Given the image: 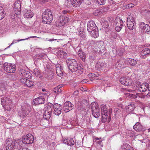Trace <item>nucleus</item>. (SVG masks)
<instances>
[{"mask_svg":"<svg viewBox=\"0 0 150 150\" xmlns=\"http://www.w3.org/2000/svg\"><path fill=\"white\" fill-rule=\"evenodd\" d=\"M35 83L32 81L28 80L26 81V85L28 87H33L35 86Z\"/></svg>","mask_w":150,"mask_h":150,"instance_id":"obj_34","label":"nucleus"},{"mask_svg":"<svg viewBox=\"0 0 150 150\" xmlns=\"http://www.w3.org/2000/svg\"><path fill=\"white\" fill-rule=\"evenodd\" d=\"M63 107L61 105L55 103L53 105V113L57 116L59 115L62 113Z\"/></svg>","mask_w":150,"mask_h":150,"instance_id":"obj_8","label":"nucleus"},{"mask_svg":"<svg viewBox=\"0 0 150 150\" xmlns=\"http://www.w3.org/2000/svg\"><path fill=\"white\" fill-rule=\"evenodd\" d=\"M69 18L67 17L64 16V18H63L62 19V23H67L68 21H69Z\"/></svg>","mask_w":150,"mask_h":150,"instance_id":"obj_48","label":"nucleus"},{"mask_svg":"<svg viewBox=\"0 0 150 150\" xmlns=\"http://www.w3.org/2000/svg\"><path fill=\"white\" fill-rule=\"evenodd\" d=\"M45 99L44 97L40 96L34 99L33 101L34 105H37L41 104H43L45 103Z\"/></svg>","mask_w":150,"mask_h":150,"instance_id":"obj_16","label":"nucleus"},{"mask_svg":"<svg viewBox=\"0 0 150 150\" xmlns=\"http://www.w3.org/2000/svg\"><path fill=\"white\" fill-rule=\"evenodd\" d=\"M99 74L97 73H89L88 75V76L90 78L91 80L92 81L91 79H93L94 77L98 76Z\"/></svg>","mask_w":150,"mask_h":150,"instance_id":"obj_35","label":"nucleus"},{"mask_svg":"<svg viewBox=\"0 0 150 150\" xmlns=\"http://www.w3.org/2000/svg\"><path fill=\"white\" fill-rule=\"evenodd\" d=\"M135 108V105L134 104H131L128 105L126 108L129 111V112H132L133 111Z\"/></svg>","mask_w":150,"mask_h":150,"instance_id":"obj_40","label":"nucleus"},{"mask_svg":"<svg viewBox=\"0 0 150 150\" xmlns=\"http://www.w3.org/2000/svg\"><path fill=\"white\" fill-rule=\"evenodd\" d=\"M111 110H110L109 112L107 113H101L102 122L105 123L107 120L108 122H109L111 120Z\"/></svg>","mask_w":150,"mask_h":150,"instance_id":"obj_12","label":"nucleus"},{"mask_svg":"<svg viewBox=\"0 0 150 150\" xmlns=\"http://www.w3.org/2000/svg\"><path fill=\"white\" fill-rule=\"evenodd\" d=\"M88 82V80L87 79H84L82 80L81 81V83H85Z\"/></svg>","mask_w":150,"mask_h":150,"instance_id":"obj_63","label":"nucleus"},{"mask_svg":"<svg viewBox=\"0 0 150 150\" xmlns=\"http://www.w3.org/2000/svg\"><path fill=\"white\" fill-rule=\"evenodd\" d=\"M41 59L40 57V53L35 56L34 60L35 61H38V60Z\"/></svg>","mask_w":150,"mask_h":150,"instance_id":"obj_52","label":"nucleus"},{"mask_svg":"<svg viewBox=\"0 0 150 150\" xmlns=\"http://www.w3.org/2000/svg\"><path fill=\"white\" fill-rule=\"evenodd\" d=\"M45 77L48 79H51L53 78L52 71L47 73H44Z\"/></svg>","mask_w":150,"mask_h":150,"instance_id":"obj_31","label":"nucleus"},{"mask_svg":"<svg viewBox=\"0 0 150 150\" xmlns=\"http://www.w3.org/2000/svg\"><path fill=\"white\" fill-rule=\"evenodd\" d=\"M96 1L100 5L104 4L105 3V0H96Z\"/></svg>","mask_w":150,"mask_h":150,"instance_id":"obj_50","label":"nucleus"},{"mask_svg":"<svg viewBox=\"0 0 150 150\" xmlns=\"http://www.w3.org/2000/svg\"><path fill=\"white\" fill-rule=\"evenodd\" d=\"M53 18L52 13L50 10H45L42 16V21L45 23L49 24L51 23Z\"/></svg>","mask_w":150,"mask_h":150,"instance_id":"obj_2","label":"nucleus"},{"mask_svg":"<svg viewBox=\"0 0 150 150\" xmlns=\"http://www.w3.org/2000/svg\"><path fill=\"white\" fill-rule=\"evenodd\" d=\"M53 105L52 103H49L47 105L46 108L44 109L52 112Z\"/></svg>","mask_w":150,"mask_h":150,"instance_id":"obj_29","label":"nucleus"},{"mask_svg":"<svg viewBox=\"0 0 150 150\" xmlns=\"http://www.w3.org/2000/svg\"><path fill=\"white\" fill-rule=\"evenodd\" d=\"M87 30L92 37L96 38L99 36L98 28L93 21H90L88 22Z\"/></svg>","mask_w":150,"mask_h":150,"instance_id":"obj_1","label":"nucleus"},{"mask_svg":"<svg viewBox=\"0 0 150 150\" xmlns=\"http://www.w3.org/2000/svg\"><path fill=\"white\" fill-rule=\"evenodd\" d=\"M148 84L145 83L140 84L139 87V90L141 92H145L148 90Z\"/></svg>","mask_w":150,"mask_h":150,"instance_id":"obj_17","label":"nucleus"},{"mask_svg":"<svg viewBox=\"0 0 150 150\" xmlns=\"http://www.w3.org/2000/svg\"><path fill=\"white\" fill-rule=\"evenodd\" d=\"M36 37V36H33L30 37H28L27 38H26L25 39H19V40H13V41L12 42L11 44V45H12L14 44L15 43H16L17 42H19L20 41H23L25 40H27L28 38H35Z\"/></svg>","mask_w":150,"mask_h":150,"instance_id":"obj_39","label":"nucleus"},{"mask_svg":"<svg viewBox=\"0 0 150 150\" xmlns=\"http://www.w3.org/2000/svg\"><path fill=\"white\" fill-rule=\"evenodd\" d=\"M34 136L31 134H28L23 137L22 141L25 144H31L34 142Z\"/></svg>","mask_w":150,"mask_h":150,"instance_id":"obj_9","label":"nucleus"},{"mask_svg":"<svg viewBox=\"0 0 150 150\" xmlns=\"http://www.w3.org/2000/svg\"><path fill=\"white\" fill-rule=\"evenodd\" d=\"M78 54L79 56L81 59V60L84 61L86 57V54L85 53L83 52L82 50L80 48L78 52Z\"/></svg>","mask_w":150,"mask_h":150,"instance_id":"obj_23","label":"nucleus"},{"mask_svg":"<svg viewBox=\"0 0 150 150\" xmlns=\"http://www.w3.org/2000/svg\"><path fill=\"white\" fill-rule=\"evenodd\" d=\"M71 4L75 7H79L82 2L83 0H71Z\"/></svg>","mask_w":150,"mask_h":150,"instance_id":"obj_21","label":"nucleus"},{"mask_svg":"<svg viewBox=\"0 0 150 150\" xmlns=\"http://www.w3.org/2000/svg\"><path fill=\"white\" fill-rule=\"evenodd\" d=\"M141 54L142 57H146L150 55V49L148 47L144 48L142 51Z\"/></svg>","mask_w":150,"mask_h":150,"instance_id":"obj_20","label":"nucleus"},{"mask_svg":"<svg viewBox=\"0 0 150 150\" xmlns=\"http://www.w3.org/2000/svg\"><path fill=\"white\" fill-rule=\"evenodd\" d=\"M111 37L114 39H116L117 37V34H116V33L114 32L112 33L111 34Z\"/></svg>","mask_w":150,"mask_h":150,"instance_id":"obj_57","label":"nucleus"},{"mask_svg":"<svg viewBox=\"0 0 150 150\" xmlns=\"http://www.w3.org/2000/svg\"><path fill=\"white\" fill-rule=\"evenodd\" d=\"M67 64L68 69L72 72L76 71L79 67L77 62L74 59H68L67 61Z\"/></svg>","mask_w":150,"mask_h":150,"instance_id":"obj_3","label":"nucleus"},{"mask_svg":"<svg viewBox=\"0 0 150 150\" xmlns=\"http://www.w3.org/2000/svg\"><path fill=\"white\" fill-rule=\"evenodd\" d=\"M7 144L8 145L6 146V150H14V149H17L18 147V143L11 139L8 141Z\"/></svg>","mask_w":150,"mask_h":150,"instance_id":"obj_10","label":"nucleus"},{"mask_svg":"<svg viewBox=\"0 0 150 150\" xmlns=\"http://www.w3.org/2000/svg\"><path fill=\"white\" fill-rule=\"evenodd\" d=\"M0 89L2 92V93H5L6 92V89L4 85L2 83H0Z\"/></svg>","mask_w":150,"mask_h":150,"instance_id":"obj_45","label":"nucleus"},{"mask_svg":"<svg viewBox=\"0 0 150 150\" xmlns=\"http://www.w3.org/2000/svg\"><path fill=\"white\" fill-rule=\"evenodd\" d=\"M44 112L43 113V117L46 120H48L51 117L52 112L44 109Z\"/></svg>","mask_w":150,"mask_h":150,"instance_id":"obj_22","label":"nucleus"},{"mask_svg":"<svg viewBox=\"0 0 150 150\" xmlns=\"http://www.w3.org/2000/svg\"><path fill=\"white\" fill-rule=\"evenodd\" d=\"M19 85V83L18 82H15L13 83V86L14 88H16Z\"/></svg>","mask_w":150,"mask_h":150,"instance_id":"obj_59","label":"nucleus"},{"mask_svg":"<svg viewBox=\"0 0 150 150\" xmlns=\"http://www.w3.org/2000/svg\"><path fill=\"white\" fill-rule=\"evenodd\" d=\"M74 105L73 104L69 101H66L63 107V109L65 112H68L73 109Z\"/></svg>","mask_w":150,"mask_h":150,"instance_id":"obj_13","label":"nucleus"},{"mask_svg":"<svg viewBox=\"0 0 150 150\" xmlns=\"http://www.w3.org/2000/svg\"><path fill=\"white\" fill-rule=\"evenodd\" d=\"M123 22L119 18H116L115 21V29L116 31L119 32L122 28Z\"/></svg>","mask_w":150,"mask_h":150,"instance_id":"obj_11","label":"nucleus"},{"mask_svg":"<svg viewBox=\"0 0 150 150\" xmlns=\"http://www.w3.org/2000/svg\"><path fill=\"white\" fill-rule=\"evenodd\" d=\"M133 129L137 132H144L145 130L144 127L141 123L139 122H137L133 126Z\"/></svg>","mask_w":150,"mask_h":150,"instance_id":"obj_15","label":"nucleus"},{"mask_svg":"<svg viewBox=\"0 0 150 150\" xmlns=\"http://www.w3.org/2000/svg\"><path fill=\"white\" fill-rule=\"evenodd\" d=\"M71 1L70 2L69 0H67V1L65 2V5L67 7H69L71 5Z\"/></svg>","mask_w":150,"mask_h":150,"instance_id":"obj_58","label":"nucleus"},{"mask_svg":"<svg viewBox=\"0 0 150 150\" xmlns=\"http://www.w3.org/2000/svg\"><path fill=\"white\" fill-rule=\"evenodd\" d=\"M58 54L61 57L65 58L67 56V53L63 50H59L58 52Z\"/></svg>","mask_w":150,"mask_h":150,"instance_id":"obj_32","label":"nucleus"},{"mask_svg":"<svg viewBox=\"0 0 150 150\" xmlns=\"http://www.w3.org/2000/svg\"><path fill=\"white\" fill-rule=\"evenodd\" d=\"M145 31L149 32L150 31V27L149 25L146 24L145 25V28L144 30Z\"/></svg>","mask_w":150,"mask_h":150,"instance_id":"obj_51","label":"nucleus"},{"mask_svg":"<svg viewBox=\"0 0 150 150\" xmlns=\"http://www.w3.org/2000/svg\"><path fill=\"white\" fill-rule=\"evenodd\" d=\"M129 63L132 66H135L137 63V60L129 58L128 60Z\"/></svg>","mask_w":150,"mask_h":150,"instance_id":"obj_36","label":"nucleus"},{"mask_svg":"<svg viewBox=\"0 0 150 150\" xmlns=\"http://www.w3.org/2000/svg\"><path fill=\"white\" fill-rule=\"evenodd\" d=\"M79 36L82 38H84L86 36L84 32L82 31H79Z\"/></svg>","mask_w":150,"mask_h":150,"instance_id":"obj_47","label":"nucleus"},{"mask_svg":"<svg viewBox=\"0 0 150 150\" xmlns=\"http://www.w3.org/2000/svg\"><path fill=\"white\" fill-rule=\"evenodd\" d=\"M67 141V145L68 146L73 145L74 144V141L72 138L68 139Z\"/></svg>","mask_w":150,"mask_h":150,"instance_id":"obj_43","label":"nucleus"},{"mask_svg":"<svg viewBox=\"0 0 150 150\" xmlns=\"http://www.w3.org/2000/svg\"><path fill=\"white\" fill-rule=\"evenodd\" d=\"M24 16L25 18H31L34 15L33 13L30 10L25 9L24 10Z\"/></svg>","mask_w":150,"mask_h":150,"instance_id":"obj_18","label":"nucleus"},{"mask_svg":"<svg viewBox=\"0 0 150 150\" xmlns=\"http://www.w3.org/2000/svg\"><path fill=\"white\" fill-rule=\"evenodd\" d=\"M82 69L83 68L81 67V66L79 67L78 70L76 71V74L77 76H79L82 74L83 73Z\"/></svg>","mask_w":150,"mask_h":150,"instance_id":"obj_44","label":"nucleus"},{"mask_svg":"<svg viewBox=\"0 0 150 150\" xmlns=\"http://www.w3.org/2000/svg\"><path fill=\"white\" fill-rule=\"evenodd\" d=\"M27 115L28 113L27 112L25 109L23 108L20 112V116L23 118L27 116Z\"/></svg>","mask_w":150,"mask_h":150,"instance_id":"obj_28","label":"nucleus"},{"mask_svg":"<svg viewBox=\"0 0 150 150\" xmlns=\"http://www.w3.org/2000/svg\"><path fill=\"white\" fill-rule=\"evenodd\" d=\"M1 104L3 107L8 111H10L12 108V101L9 98L7 97H4L1 99Z\"/></svg>","mask_w":150,"mask_h":150,"instance_id":"obj_4","label":"nucleus"},{"mask_svg":"<svg viewBox=\"0 0 150 150\" xmlns=\"http://www.w3.org/2000/svg\"><path fill=\"white\" fill-rule=\"evenodd\" d=\"M136 94L137 95V98H144V96L142 94L137 93H136Z\"/></svg>","mask_w":150,"mask_h":150,"instance_id":"obj_53","label":"nucleus"},{"mask_svg":"<svg viewBox=\"0 0 150 150\" xmlns=\"http://www.w3.org/2000/svg\"><path fill=\"white\" fill-rule=\"evenodd\" d=\"M134 6V4L133 3H131L128 4L127 6V7L128 8H130L133 7Z\"/></svg>","mask_w":150,"mask_h":150,"instance_id":"obj_60","label":"nucleus"},{"mask_svg":"<svg viewBox=\"0 0 150 150\" xmlns=\"http://www.w3.org/2000/svg\"><path fill=\"white\" fill-rule=\"evenodd\" d=\"M5 13L4 11L3 8L0 6V20L2 19L5 16Z\"/></svg>","mask_w":150,"mask_h":150,"instance_id":"obj_33","label":"nucleus"},{"mask_svg":"<svg viewBox=\"0 0 150 150\" xmlns=\"http://www.w3.org/2000/svg\"><path fill=\"white\" fill-rule=\"evenodd\" d=\"M123 149H124L125 150H133V149L130 145L127 144H123L122 146Z\"/></svg>","mask_w":150,"mask_h":150,"instance_id":"obj_38","label":"nucleus"},{"mask_svg":"<svg viewBox=\"0 0 150 150\" xmlns=\"http://www.w3.org/2000/svg\"><path fill=\"white\" fill-rule=\"evenodd\" d=\"M14 11L15 13L17 15H19L21 13V9H19L18 8H13Z\"/></svg>","mask_w":150,"mask_h":150,"instance_id":"obj_49","label":"nucleus"},{"mask_svg":"<svg viewBox=\"0 0 150 150\" xmlns=\"http://www.w3.org/2000/svg\"><path fill=\"white\" fill-rule=\"evenodd\" d=\"M1 67L8 73H14L16 70L15 65L7 62H5L2 66H1Z\"/></svg>","mask_w":150,"mask_h":150,"instance_id":"obj_6","label":"nucleus"},{"mask_svg":"<svg viewBox=\"0 0 150 150\" xmlns=\"http://www.w3.org/2000/svg\"><path fill=\"white\" fill-rule=\"evenodd\" d=\"M76 108L80 111L84 110V105L80 102H78L76 105Z\"/></svg>","mask_w":150,"mask_h":150,"instance_id":"obj_25","label":"nucleus"},{"mask_svg":"<svg viewBox=\"0 0 150 150\" xmlns=\"http://www.w3.org/2000/svg\"><path fill=\"white\" fill-rule=\"evenodd\" d=\"M91 108L93 116L96 118H98L100 114V111L97 103H92L91 104Z\"/></svg>","mask_w":150,"mask_h":150,"instance_id":"obj_5","label":"nucleus"},{"mask_svg":"<svg viewBox=\"0 0 150 150\" xmlns=\"http://www.w3.org/2000/svg\"><path fill=\"white\" fill-rule=\"evenodd\" d=\"M26 78H22L21 79V82L24 84H26V81H27L28 80Z\"/></svg>","mask_w":150,"mask_h":150,"instance_id":"obj_56","label":"nucleus"},{"mask_svg":"<svg viewBox=\"0 0 150 150\" xmlns=\"http://www.w3.org/2000/svg\"><path fill=\"white\" fill-rule=\"evenodd\" d=\"M31 71L36 76H39V77L40 73L38 68H35L33 69Z\"/></svg>","mask_w":150,"mask_h":150,"instance_id":"obj_37","label":"nucleus"},{"mask_svg":"<svg viewBox=\"0 0 150 150\" xmlns=\"http://www.w3.org/2000/svg\"><path fill=\"white\" fill-rule=\"evenodd\" d=\"M95 43L94 41L93 40H90L88 41V43L89 44H93Z\"/></svg>","mask_w":150,"mask_h":150,"instance_id":"obj_62","label":"nucleus"},{"mask_svg":"<svg viewBox=\"0 0 150 150\" xmlns=\"http://www.w3.org/2000/svg\"><path fill=\"white\" fill-rule=\"evenodd\" d=\"M108 11V9L107 8L105 7H103L100 9V12L102 13H103L105 12H106Z\"/></svg>","mask_w":150,"mask_h":150,"instance_id":"obj_54","label":"nucleus"},{"mask_svg":"<svg viewBox=\"0 0 150 150\" xmlns=\"http://www.w3.org/2000/svg\"><path fill=\"white\" fill-rule=\"evenodd\" d=\"M100 108L101 110V113H107L109 112L110 110L107 109V106L103 104H102L100 106Z\"/></svg>","mask_w":150,"mask_h":150,"instance_id":"obj_27","label":"nucleus"},{"mask_svg":"<svg viewBox=\"0 0 150 150\" xmlns=\"http://www.w3.org/2000/svg\"><path fill=\"white\" fill-rule=\"evenodd\" d=\"M20 1L16 2L14 5L13 8H18L19 9H21V5Z\"/></svg>","mask_w":150,"mask_h":150,"instance_id":"obj_46","label":"nucleus"},{"mask_svg":"<svg viewBox=\"0 0 150 150\" xmlns=\"http://www.w3.org/2000/svg\"><path fill=\"white\" fill-rule=\"evenodd\" d=\"M135 22L134 16L133 14H130V15H128L127 18V22Z\"/></svg>","mask_w":150,"mask_h":150,"instance_id":"obj_30","label":"nucleus"},{"mask_svg":"<svg viewBox=\"0 0 150 150\" xmlns=\"http://www.w3.org/2000/svg\"><path fill=\"white\" fill-rule=\"evenodd\" d=\"M68 139H64L63 140V143L64 144H66L67 145V143H68Z\"/></svg>","mask_w":150,"mask_h":150,"instance_id":"obj_64","label":"nucleus"},{"mask_svg":"<svg viewBox=\"0 0 150 150\" xmlns=\"http://www.w3.org/2000/svg\"><path fill=\"white\" fill-rule=\"evenodd\" d=\"M19 74L20 76H23V77L30 79L31 77L32 74L29 71H26L23 69H20L19 71Z\"/></svg>","mask_w":150,"mask_h":150,"instance_id":"obj_14","label":"nucleus"},{"mask_svg":"<svg viewBox=\"0 0 150 150\" xmlns=\"http://www.w3.org/2000/svg\"><path fill=\"white\" fill-rule=\"evenodd\" d=\"M40 57L41 59H44L47 57L46 54L45 53H40Z\"/></svg>","mask_w":150,"mask_h":150,"instance_id":"obj_55","label":"nucleus"},{"mask_svg":"<svg viewBox=\"0 0 150 150\" xmlns=\"http://www.w3.org/2000/svg\"><path fill=\"white\" fill-rule=\"evenodd\" d=\"M56 71L57 74L59 76L61 77L63 74V70L60 65L57 64L56 65Z\"/></svg>","mask_w":150,"mask_h":150,"instance_id":"obj_19","label":"nucleus"},{"mask_svg":"<svg viewBox=\"0 0 150 150\" xmlns=\"http://www.w3.org/2000/svg\"><path fill=\"white\" fill-rule=\"evenodd\" d=\"M141 84V83L139 81L135 83L134 84L132 85H131L132 86V89L134 91L135 90L137 89L138 88H139V87L140 84Z\"/></svg>","mask_w":150,"mask_h":150,"instance_id":"obj_41","label":"nucleus"},{"mask_svg":"<svg viewBox=\"0 0 150 150\" xmlns=\"http://www.w3.org/2000/svg\"><path fill=\"white\" fill-rule=\"evenodd\" d=\"M51 67V66L49 64H47L45 68V71L44 73H47L48 72H49V71H52Z\"/></svg>","mask_w":150,"mask_h":150,"instance_id":"obj_42","label":"nucleus"},{"mask_svg":"<svg viewBox=\"0 0 150 150\" xmlns=\"http://www.w3.org/2000/svg\"><path fill=\"white\" fill-rule=\"evenodd\" d=\"M145 25L146 24H145L144 23L141 22L139 26L141 28H144V26H145Z\"/></svg>","mask_w":150,"mask_h":150,"instance_id":"obj_61","label":"nucleus"},{"mask_svg":"<svg viewBox=\"0 0 150 150\" xmlns=\"http://www.w3.org/2000/svg\"><path fill=\"white\" fill-rule=\"evenodd\" d=\"M63 86V85H59L53 89V91L55 93H61L62 91V88Z\"/></svg>","mask_w":150,"mask_h":150,"instance_id":"obj_26","label":"nucleus"},{"mask_svg":"<svg viewBox=\"0 0 150 150\" xmlns=\"http://www.w3.org/2000/svg\"><path fill=\"white\" fill-rule=\"evenodd\" d=\"M120 81L122 84L126 86H130L134 84L133 80L128 76L121 77Z\"/></svg>","mask_w":150,"mask_h":150,"instance_id":"obj_7","label":"nucleus"},{"mask_svg":"<svg viewBox=\"0 0 150 150\" xmlns=\"http://www.w3.org/2000/svg\"><path fill=\"white\" fill-rule=\"evenodd\" d=\"M127 24L128 28L129 30H132L135 28L136 23V22H127Z\"/></svg>","mask_w":150,"mask_h":150,"instance_id":"obj_24","label":"nucleus"}]
</instances>
